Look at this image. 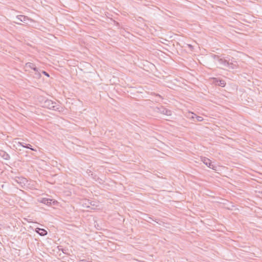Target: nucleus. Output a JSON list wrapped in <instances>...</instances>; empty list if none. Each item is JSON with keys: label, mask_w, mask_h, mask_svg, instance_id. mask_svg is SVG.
Listing matches in <instances>:
<instances>
[{"label": "nucleus", "mask_w": 262, "mask_h": 262, "mask_svg": "<svg viewBox=\"0 0 262 262\" xmlns=\"http://www.w3.org/2000/svg\"><path fill=\"white\" fill-rule=\"evenodd\" d=\"M218 61L223 67L234 69L237 67V62L234 60L233 58H232L231 60L229 59H227L223 58H220L219 59Z\"/></svg>", "instance_id": "1"}, {"label": "nucleus", "mask_w": 262, "mask_h": 262, "mask_svg": "<svg viewBox=\"0 0 262 262\" xmlns=\"http://www.w3.org/2000/svg\"><path fill=\"white\" fill-rule=\"evenodd\" d=\"M43 107L48 109L56 111L59 109V106L56 105V103L51 100L46 99L43 103Z\"/></svg>", "instance_id": "2"}, {"label": "nucleus", "mask_w": 262, "mask_h": 262, "mask_svg": "<svg viewBox=\"0 0 262 262\" xmlns=\"http://www.w3.org/2000/svg\"><path fill=\"white\" fill-rule=\"evenodd\" d=\"M154 111L156 113H160L167 116H170L171 115V112L170 110L165 108L162 105L157 106L154 108Z\"/></svg>", "instance_id": "3"}, {"label": "nucleus", "mask_w": 262, "mask_h": 262, "mask_svg": "<svg viewBox=\"0 0 262 262\" xmlns=\"http://www.w3.org/2000/svg\"><path fill=\"white\" fill-rule=\"evenodd\" d=\"M201 160L207 167L213 170H216V166L212 164L210 160L206 157H202Z\"/></svg>", "instance_id": "4"}, {"label": "nucleus", "mask_w": 262, "mask_h": 262, "mask_svg": "<svg viewBox=\"0 0 262 262\" xmlns=\"http://www.w3.org/2000/svg\"><path fill=\"white\" fill-rule=\"evenodd\" d=\"M40 203L46 204L48 206H51L52 205H56L57 201L51 199L41 198L39 201Z\"/></svg>", "instance_id": "5"}, {"label": "nucleus", "mask_w": 262, "mask_h": 262, "mask_svg": "<svg viewBox=\"0 0 262 262\" xmlns=\"http://www.w3.org/2000/svg\"><path fill=\"white\" fill-rule=\"evenodd\" d=\"M213 82L216 85L220 86L221 87H224L226 85V82L224 80L219 79L216 78H213Z\"/></svg>", "instance_id": "6"}, {"label": "nucleus", "mask_w": 262, "mask_h": 262, "mask_svg": "<svg viewBox=\"0 0 262 262\" xmlns=\"http://www.w3.org/2000/svg\"><path fill=\"white\" fill-rule=\"evenodd\" d=\"M35 232L40 236H45L48 234V232L46 230L40 228H36L35 229Z\"/></svg>", "instance_id": "7"}, {"label": "nucleus", "mask_w": 262, "mask_h": 262, "mask_svg": "<svg viewBox=\"0 0 262 262\" xmlns=\"http://www.w3.org/2000/svg\"><path fill=\"white\" fill-rule=\"evenodd\" d=\"M16 19L24 23H25L27 20H29L28 17L23 15H17L16 16Z\"/></svg>", "instance_id": "8"}, {"label": "nucleus", "mask_w": 262, "mask_h": 262, "mask_svg": "<svg viewBox=\"0 0 262 262\" xmlns=\"http://www.w3.org/2000/svg\"><path fill=\"white\" fill-rule=\"evenodd\" d=\"M26 68H30L34 71H37V68L35 66V65L31 62H27L26 63L25 65Z\"/></svg>", "instance_id": "9"}, {"label": "nucleus", "mask_w": 262, "mask_h": 262, "mask_svg": "<svg viewBox=\"0 0 262 262\" xmlns=\"http://www.w3.org/2000/svg\"><path fill=\"white\" fill-rule=\"evenodd\" d=\"M190 115H191L189 117L190 118L194 119V118H195L198 121L201 122L203 120V118L202 117L197 116L196 114L194 113H191Z\"/></svg>", "instance_id": "10"}, {"label": "nucleus", "mask_w": 262, "mask_h": 262, "mask_svg": "<svg viewBox=\"0 0 262 262\" xmlns=\"http://www.w3.org/2000/svg\"><path fill=\"white\" fill-rule=\"evenodd\" d=\"M0 156L5 160H9L10 158L9 155L3 150L0 151Z\"/></svg>", "instance_id": "11"}, {"label": "nucleus", "mask_w": 262, "mask_h": 262, "mask_svg": "<svg viewBox=\"0 0 262 262\" xmlns=\"http://www.w3.org/2000/svg\"><path fill=\"white\" fill-rule=\"evenodd\" d=\"M35 71L34 77L36 78H40L41 77L40 70L37 68V71Z\"/></svg>", "instance_id": "12"}, {"label": "nucleus", "mask_w": 262, "mask_h": 262, "mask_svg": "<svg viewBox=\"0 0 262 262\" xmlns=\"http://www.w3.org/2000/svg\"><path fill=\"white\" fill-rule=\"evenodd\" d=\"M25 148H28V149H30L32 150H33V151H36V149H34V148H33L32 147V145L31 144H25Z\"/></svg>", "instance_id": "13"}, {"label": "nucleus", "mask_w": 262, "mask_h": 262, "mask_svg": "<svg viewBox=\"0 0 262 262\" xmlns=\"http://www.w3.org/2000/svg\"><path fill=\"white\" fill-rule=\"evenodd\" d=\"M211 57L215 60H216L217 61H219V59L220 58V57L217 55H215V54H212L211 55Z\"/></svg>", "instance_id": "14"}, {"label": "nucleus", "mask_w": 262, "mask_h": 262, "mask_svg": "<svg viewBox=\"0 0 262 262\" xmlns=\"http://www.w3.org/2000/svg\"><path fill=\"white\" fill-rule=\"evenodd\" d=\"M23 180V179H21L19 177H16L15 179V181L17 183H21V182H19L18 180Z\"/></svg>", "instance_id": "15"}, {"label": "nucleus", "mask_w": 262, "mask_h": 262, "mask_svg": "<svg viewBox=\"0 0 262 262\" xmlns=\"http://www.w3.org/2000/svg\"><path fill=\"white\" fill-rule=\"evenodd\" d=\"M42 73L49 77L50 76L49 74L45 71H42Z\"/></svg>", "instance_id": "16"}, {"label": "nucleus", "mask_w": 262, "mask_h": 262, "mask_svg": "<svg viewBox=\"0 0 262 262\" xmlns=\"http://www.w3.org/2000/svg\"><path fill=\"white\" fill-rule=\"evenodd\" d=\"M18 144H20L21 146L25 148V143L23 142H18Z\"/></svg>", "instance_id": "17"}, {"label": "nucleus", "mask_w": 262, "mask_h": 262, "mask_svg": "<svg viewBox=\"0 0 262 262\" xmlns=\"http://www.w3.org/2000/svg\"><path fill=\"white\" fill-rule=\"evenodd\" d=\"M90 204L91 205H92V206H94V205H95L94 203H93V202H90Z\"/></svg>", "instance_id": "18"}, {"label": "nucleus", "mask_w": 262, "mask_h": 262, "mask_svg": "<svg viewBox=\"0 0 262 262\" xmlns=\"http://www.w3.org/2000/svg\"><path fill=\"white\" fill-rule=\"evenodd\" d=\"M64 251H65V250H64V249H62V252H63V253H64V254H65V253H66V252H64Z\"/></svg>", "instance_id": "19"}, {"label": "nucleus", "mask_w": 262, "mask_h": 262, "mask_svg": "<svg viewBox=\"0 0 262 262\" xmlns=\"http://www.w3.org/2000/svg\"><path fill=\"white\" fill-rule=\"evenodd\" d=\"M148 219H150L151 220L154 221V220H153L151 217H148Z\"/></svg>", "instance_id": "20"}, {"label": "nucleus", "mask_w": 262, "mask_h": 262, "mask_svg": "<svg viewBox=\"0 0 262 262\" xmlns=\"http://www.w3.org/2000/svg\"><path fill=\"white\" fill-rule=\"evenodd\" d=\"M15 23L17 24H19L20 25L21 24L19 23H17V22H16V21H14Z\"/></svg>", "instance_id": "21"}]
</instances>
